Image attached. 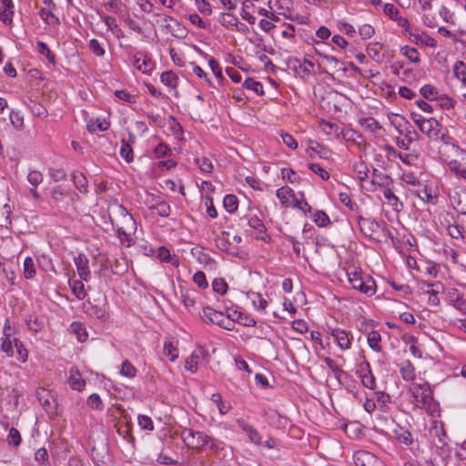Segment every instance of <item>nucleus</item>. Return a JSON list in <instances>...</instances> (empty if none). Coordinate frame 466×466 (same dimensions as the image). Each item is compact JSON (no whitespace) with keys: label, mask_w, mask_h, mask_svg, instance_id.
Wrapping results in <instances>:
<instances>
[{"label":"nucleus","mask_w":466,"mask_h":466,"mask_svg":"<svg viewBox=\"0 0 466 466\" xmlns=\"http://www.w3.org/2000/svg\"><path fill=\"white\" fill-rule=\"evenodd\" d=\"M85 312L91 318L101 321H107L110 319L109 304L105 295L100 294L97 298L87 299L84 303Z\"/></svg>","instance_id":"f257e3e1"},{"label":"nucleus","mask_w":466,"mask_h":466,"mask_svg":"<svg viewBox=\"0 0 466 466\" xmlns=\"http://www.w3.org/2000/svg\"><path fill=\"white\" fill-rule=\"evenodd\" d=\"M1 350L9 358L15 357L20 362H25L28 357L23 342L14 336L1 338Z\"/></svg>","instance_id":"f03ea898"},{"label":"nucleus","mask_w":466,"mask_h":466,"mask_svg":"<svg viewBox=\"0 0 466 466\" xmlns=\"http://www.w3.org/2000/svg\"><path fill=\"white\" fill-rule=\"evenodd\" d=\"M347 276L349 282L354 289H358L367 296L375 294L376 284L371 277H362V275L356 270L348 271Z\"/></svg>","instance_id":"7ed1b4c3"},{"label":"nucleus","mask_w":466,"mask_h":466,"mask_svg":"<svg viewBox=\"0 0 466 466\" xmlns=\"http://www.w3.org/2000/svg\"><path fill=\"white\" fill-rule=\"evenodd\" d=\"M412 119L420 131L426 135L429 139L439 140L441 125L437 119L433 117L426 118L416 114H412Z\"/></svg>","instance_id":"20e7f679"},{"label":"nucleus","mask_w":466,"mask_h":466,"mask_svg":"<svg viewBox=\"0 0 466 466\" xmlns=\"http://www.w3.org/2000/svg\"><path fill=\"white\" fill-rule=\"evenodd\" d=\"M199 317L206 324L218 325L220 328L231 330L233 323L230 319H227L221 311H218L211 307H204L199 313Z\"/></svg>","instance_id":"39448f33"},{"label":"nucleus","mask_w":466,"mask_h":466,"mask_svg":"<svg viewBox=\"0 0 466 466\" xmlns=\"http://www.w3.org/2000/svg\"><path fill=\"white\" fill-rule=\"evenodd\" d=\"M413 398V403L418 408H424L430 405L432 400V391L427 382L413 383L410 387Z\"/></svg>","instance_id":"423d86ee"},{"label":"nucleus","mask_w":466,"mask_h":466,"mask_svg":"<svg viewBox=\"0 0 466 466\" xmlns=\"http://www.w3.org/2000/svg\"><path fill=\"white\" fill-rule=\"evenodd\" d=\"M182 439L187 447L197 450L202 449L210 441V436L203 431L192 429H184L182 431Z\"/></svg>","instance_id":"0eeeda50"},{"label":"nucleus","mask_w":466,"mask_h":466,"mask_svg":"<svg viewBox=\"0 0 466 466\" xmlns=\"http://www.w3.org/2000/svg\"><path fill=\"white\" fill-rule=\"evenodd\" d=\"M328 332L334 338L337 346L341 350H347L351 348L353 336L350 331L340 328H328Z\"/></svg>","instance_id":"6e6552de"},{"label":"nucleus","mask_w":466,"mask_h":466,"mask_svg":"<svg viewBox=\"0 0 466 466\" xmlns=\"http://www.w3.org/2000/svg\"><path fill=\"white\" fill-rule=\"evenodd\" d=\"M356 466H384L383 461L376 455L366 451H358L353 455Z\"/></svg>","instance_id":"1a4fd4ad"},{"label":"nucleus","mask_w":466,"mask_h":466,"mask_svg":"<svg viewBox=\"0 0 466 466\" xmlns=\"http://www.w3.org/2000/svg\"><path fill=\"white\" fill-rule=\"evenodd\" d=\"M133 66L143 74L151 75L155 63L147 54L139 51L134 55Z\"/></svg>","instance_id":"9d476101"},{"label":"nucleus","mask_w":466,"mask_h":466,"mask_svg":"<svg viewBox=\"0 0 466 466\" xmlns=\"http://www.w3.org/2000/svg\"><path fill=\"white\" fill-rule=\"evenodd\" d=\"M74 263L80 279L84 281H88L91 278V272L89 270V261L86 256L82 253L78 254L75 257Z\"/></svg>","instance_id":"9b49d317"},{"label":"nucleus","mask_w":466,"mask_h":466,"mask_svg":"<svg viewBox=\"0 0 466 466\" xmlns=\"http://www.w3.org/2000/svg\"><path fill=\"white\" fill-rule=\"evenodd\" d=\"M37 399L46 412H54L56 410V400L51 391L46 389L36 390Z\"/></svg>","instance_id":"f8f14e48"},{"label":"nucleus","mask_w":466,"mask_h":466,"mask_svg":"<svg viewBox=\"0 0 466 466\" xmlns=\"http://www.w3.org/2000/svg\"><path fill=\"white\" fill-rule=\"evenodd\" d=\"M206 354L207 351L201 347L193 350L191 355L185 360V369L192 373L197 372L198 369V362L200 360L205 358Z\"/></svg>","instance_id":"ddd939ff"},{"label":"nucleus","mask_w":466,"mask_h":466,"mask_svg":"<svg viewBox=\"0 0 466 466\" xmlns=\"http://www.w3.org/2000/svg\"><path fill=\"white\" fill-rule=\"evenodd\" d=\"M238 426L247 434L249 441L255 445H259L262 441V437L258 431L244 419L239 418L237 420Z\"/></svg>","instance_id":"4468645a"},{"label":"nucleus","mask_w":466,"mask_h":466,"mask_svg":"<svg viewBox=\"0 0 466 466\" xmlns=\"http://www.w3.org/2000/svg\"><path fill=\"white\" fill-rule=\"evenodd\" d=\"M67 382L74 390L82 391L86 388V380L81 377L76 366L70 368Z\"/></svg>","instance_id":"2eb2a0df"},{"label":"nucleus","mask_w":466,"mask_h":466,"mask_svg":"<svg viewBox=\"0 0 466 466\" xmlns=\"http://www.w3.org/2000/svg\"><path fill=\"white\" fill-rule=\"evenodd\" d=\"M360 377L366 388L373 390L376 387L375 377L371 372L370 363L366 360L360 364Z\"/></svg>","instance_id":"dca6fc26"},{"label":"nucleus","mask_w":466,"mask_h":466,"mask_svg":"<svg viewBox=\"0 0 466 466\" xmlns=\"http://www.w3.org/2000/svg\"><path fill=\"white\" fill-rule=\"evenodd\" d=\"M15 5L13 0H1L0 6V20L5 25H11L13 22V16Z\"/></svg>","instance_id":"f3484780"},{"label":"nucleus","mask_w":466,"mask_h":466,"mask_svg":"<svg viewBox=\"0 0 466 466\" xmlns=\"http://www.w3.org/2000/svg\"><path fill=\"white\" fill-rule=\"evenodd\" d=\"M360 229L363 235L373 238L374 233L380 225L373 218H360L358 220Z\"/></svg>","instance_id":"a211bd4d"},{"label":"nucleus","mask_w":466,"mask_h":466,"mask_svg":"<svg viewBox=\"0 0 466 466\" xmlns=\"http://www.w3.org/2000/svg\"><path fill=\"white\" fill-rule=\"evenodd\" d=\"M318 55L322 58L323 65L333 72L345 71L343 63L332 56L321 54L318 52Z\"/></svg>","instance_id":"6ab92c4d"},{"label":"nucleus","mask_w":466,"mask_h":466,"mask_svg":"<svg viewBox=\"0 0 466 466\" xmlns=\"http://www.w3.org/2000/svg\"><path fill=\"white\" fill-rule=\"evenodd\" d=\"M405 139H397V146L404 150H408L410 145L419 139L418 133L411 127L408 128L405 133Z\"/></svg>","instance_id":"aec40b11"},{"label":"nucleus","mask_w":466,"mask_h":466,"mask_svg":"<svg viewBox=\"0 0 466 466\" xmlns=\"http://www.w3.org/2000/svg\"><path fill=\"white\" fill-rule=\"evenodd\" d=\"M248 225L249 228L257 231L258 238L264 239L263 235L265 234L266 227L263 221L257 215H250L248 218Z\"/></svg>","instance_id":"412c9836"},{"label":"nucleus","mask_w":466,"mask_h":466,"mask_svg":"<svg viewBox=\"0 0 466 466\" xmlns=\"http://www.w3.org/2000/svg\"><path fill=\"white\" fill-rule=\"evenodd\" d=\"M367 55L375 62L380 63L384 58L382 46L380 43H370L366 48Z\"/></svg>","instance_id":"4be33fe9"},{"label":"nucleus","mask_w":466,"mask_h":466,"mask_svg":"<svg viewBox=\"0 0 466 466\" xmlns=\"http://www.w3.org/2000/svg\"><path fill=\"white\" fill-rule=\"evenodd\" d=\"M400 372L402 379L407 381L415 379V368L410 360H404L400 364Z\"/></svg>","instance_id":"5701e85b"},{"label":"nucleus","mask_w":466,"mask_h":466,"mask_svg":"<svg viewBox=\"0 0 466 466\" xmlns=\"http://www.w3.org/2000/svg\"><path fill=\"white\" fill-rule=\"evenodd\" d=\"M83 281L84 280H82L81 279H80V280H76V279H74V280L69 279L68 280V285L70 287V289L77 299H84L86 296V292Z\"/></svg>","instance_id":"b1692460"},{"label":"nucleus","mask_w":466,"mask_h":466,"mask_svg":"<svg viewBox=\"0 0 466 466\" xmlns=\"http://www.w3.org/2000/svg\"><path fill=\"white\" fill-rule=\"evenodd\" d=\"M23 273L26 279H32L35 277L36 268L34 259L31 257H26L24 259Z\"/></svg>","instance_id":"393cba45"},{"label":"nucleus","mask_w":466,"mask_h":466,"mask_svg":"<svg viewBox=\"0 0 466 466\" xmlns=\"http://www.w3.org/2000/svg\"><path fill=\"white\" fill-rule=\"evenodd\" d=\"M109 127V123L106 120L100 119H90L87 122L86 128L90 133H96L97 131H106Z\"/></svg>","instance_id":"a878e982"},{"label":"nucleus","mask_w":466,"mask_h":466,"mask_svg":"<svg viewBox=\"0 0 466 466\" xmlns=\"http://www.w3.org/2000/svg\"><path fill=\"white\" fill-rule=\"evenodd\" d=\"M360 124L364 130L376 133L381 128L380 123L373 117H366L360 120Z\"/></svg>","instance_id":"bb28decb"},{"label":"nucleus","mask_w":466,"mask_h":466,"mask_svg":"<svg viewBox=\"0 0 466 466\" xmlns=\"http://www.w3.org/2000/svg\"><path fill=\"white\" fill-rule=\"evenodd\" d=\"M184 306L189 310L193 311L196 305V292L194 290H186L181 295Z\"/></svg>","instance_id":"cd10ccee"},{"label":"nucleus","mask_w":466,"mask_h":466,"mask_svg":"<svg viewBox=\"0 0 466 466\" xmlns=\"http://www.w3.org/2000/svg\"><path fill=\"white\" fill-rule=\"evenodd\" d=\"M211 400L217 404L219 413L222 415L228 413L230 410L231 406L229 402L224 400L219 393H213L211 396Z\"/></svg>","instance_id":"c85d7f7f"},{"label":"nucleus","mask_w":466,"mask_h":466,"mask_svg":"<svg viewBox=\"0 0 466 466\" xmlns=\"http://www.w3.org/2000/svg\"><path fill=\"white\" fill-rule=\"evenodd\" d=\"M161 82L170 87V88H176L177 85L178 77L177 75L172 71H166L163 72L160 76Z\"/></svg>","instance_id":"c756f323"},{"label":"nucleus","mask_w":466,"mask_h":466,"mask_svg":"<svg viewBox=\"0 0 466 466\" xmlns=\"http://www.w3.org/2000/svg\"><path fill=\"white\" fill-rule=\"evenodd\" d=\"M383 196L394 210L400 211L402 208V204L400 202L398 197L392 192L391 189L385 188L383 190Z\"/></svg>","instance_id":"7c9ffc66"},{"label":"nucleus","mask_w":466,"mask_h":466,"mask_svg":"<svg viewBox=\"0 0 466 466\" xmlns=\"http://www.w3.org/2000/svg\"><path fill=\"white\" fill-rule=\"evenodd\" d=\"M26 325L30 330L34 332H38L44 329L45 322L42 319H39L33 315H29L26 318Z\"/></svg>","instance_id":"2f4dec72"},{"label":"nucleus","mask_w":466,"mask_h":466,"mask_svg":"<svg viewBox=\"0 0 466 466\" xmlns=\"http://www.w3.org/2000/svg\"><path fill=\"white\" fill-rule=\"evenodd\" d=\"M242 86L246 89L253 91L256 95L260 96L264 94L263 85L260 82L254 80L253 78H247L243 82Z\"/></svg>","instance_id":"473e14b6"},{"label":"nucleus","mask_w":466,"mask_h":466,"mask_svg":"<svg viewBox=\"0 0 466 466\" xmlns=\"http://www.w3.org/2000/svg\"><path fill=\"white\" fill-rule=\"evenodd\" d=\"M151 209H155L161 217H168L170 214V207L167 202L157 198L156 203L150 206Z\"/></svg>","instance_id":"72a5a7b5"},{"label":"nucleus","mask_w":466,"mask_h":466,"mask_svg":"<svg viewBox=\"0 0 466 466\" xmlns=\"http://www.w3.org/2000/svg\"><path fill=\"white\" fill-rule=\"evenodd\" d=\"M368 344L369 346L374 350V351H380L381 350V347H380V340H381V336L380 334L379 331H376V330H373V331H370L369 334H368Z\"/></svg>","instance_id":"f704fd0d"},{"label":"nucleus","mask_w":466,"mask_h":466,"mask_svg":"<svg viewBox=\"0 0 466 466\" xmlns=\"http://www.w3.org/2000/svg\"><path fill=\"white\" fill-rule=\"evenodd\" d=\"M72 180L76 187L81 191L86 192L87 187V179L85 175L81 172H74L72 175Z\"/></svg>","instance_id":"c9c22d12"},{"label":"nucleus","mask_w":466,"mask_h":466,"mask_svg":"<svg viewBox=\"0 0 466 466\" xmlns=\"http://www.w3.org/2000/svg\"><path fill=\"white\" fill-rule=\"evenodd\" d=\"M223 205H224L225 209L228 213H234L238 209V198L235 195H231V194L227 195L224 198Z\"/></svg>","instance_id":"e433bc0d"},{"label":"nucleus","mask_w":466,"mask_h":466,"mask_svg":"<svg viewBox=\"0 0 466 466\" xmlns=\"http://www.w3.org/2000/svg\"><path fill=\"white\" fill-rule=\"evenodd\" d=\"M395 438L400 443L406 446H410L413 442V438L409 431L400 429L399 431H395Z\"/></svg>","instance_id":"4c0bfd02"},{"label":"nucleus","mask_w":466,"mask_h":466,"mask_svg":"<svg viewBox=\"0 0 466 466\" xmlns=\"http://www.w3.org/2000/svg\"><path fill=\"white\" fill-rule=\"evenodd\" d=\"M276 195L284 206H288L289 198L294 197V192L290 187H282L277 190Z\"/></svg>","instance_id":"58836bf2"},{"label":"nucleus","mask_w":466,"mask_h":466,"mask_svg":"<svg viewBox=\"0 0 466 466\" xmlns=\"http://www.w3.org/2000/svg\"><path fill=\"white\" fill-rule=\"evenodd\" d=\"M323 361L331 370L335 378L340 382V378L344 374L343 370L329 357L323 358Z\"/></svg>","instance_id":"ea45409f"},{"label":"nucleus","mask_w":466,"mask_h":466,"mask_svg":"<svg viewBox=\"0 0 466 466\" xmlns=\"http://www.w3.org/2000/svg\"><path fill=\"white\" fill-rule=\"evenodd\" d=\"M401 54L406 56L410 62L418 63L420 62L419 52L416 48L410 47L409 46H405L400 49Z\"/></svg>","instance_id":"a19ab883"},{"label":"nucleus","mask_w":466,"mask_h":466,"mask_svg":"<svg viewBox=\"0 0 466 466\" xmlns=\"http://www.w3.org/2000/svg\"><path fill=\"white\" fill-rule=\"evenodd\" d=\"M313 221L320 228L326 227L330 223L329 216L322 210H318L313 214Z\"/></svg>","instance_id":"79ce46f5"},{"label":"nucleus","mask_w":466,"mask_h":466,"mask_svg":"<svg viewBox=\"0 0 466 466\" xmlns=\"http://www.w3.org/2000/svg\"><path fill=\"white\" fill-rule=\"evenodd\" d=\"M251 301L256 309L261 310L263 312L268 306L267 300L259 293L253 292L251 294Z\"/></svg>","instance_id":"37998d69"},{"label":"nucleus","mask_w":466,"mask_h":466,"mask_svg":"<svg viewBox=\"0 0 466 466\" xmlns=\"http://www.w3.org/2000/svg\"><path fill=\"white\" fill-rule=\"evenodd\" d=\"M39 15L48 25H56L60 23L58 17L56 16L50 10L43 8L40 10Z\"/></svg>","instance_id":"c03bdc74"},{"label":"nucleus","mask_w":466,"mask_h":466,"mask_svg":"<svg viewBox=\"0 0 466 466\" xmlns=\"http://www.w3.org/2000/svg\"><path fill=\"white\" fill-rule=\"evenodd\" d=\"M72 331L76 335L79 341L84 342L87 339L88 334L82 324L74 322L71 325Z\"/></svg>","instance_id":"a18cd8bd"},{"label":"nucleus","mask_w":466,"mask_h":466,"mask_svg":"<svg viewBox=\"0 0 466 466\" xmlns=\"http://www.w3.org/2000/svg\"><path fill=\"white\" fill-rule=\"evenodd\" d=\"M420 95L428 99L434 100L437 98L438 90L431 85H425L420 90Z\"/></svg>","instance_id":"49530a36"},{"label":"nucleus","mask_w":466,"mask_h":466,"mask_svg":"<svg viewBox=\"0 0 466 466\" xmlns=\"http://www.w3.org/2000/svg\"><path fill=\"white\" fill-rule=\"evenodd\" d=\"M9 118H10V122L12 124V126L17 129V130H21L24 127V117L23 116L17 112V111H15V110H11L10 112V115H9Z\"/></svg>","instance_id":"de8ad7c7"},{"label":"nucleus","mask_w":466,"mask_h":466,"mask_svg":"<svg viewBox=\"0 0 466 466\" xmlns=\"http://www.w3.org/2000/svg\"><path fill=\"white\" fill-rule=\"evenodd\" d=\"M447 232L452 238H464L463 228L456 222L447 226Z\"/></svg>","instance_id":"09e8293b"},{"label":"nucleus","mask_w":466,"mask_h":466,"mask_svg":"<svg viewBox=\"0 0 466 466\" xmlns=\"http://www.w3.org/2000/svg\"><path fill=\"white\" fill-rule=\"evenodd\" d=\"M120 373L125 377L132 379L136 376L137 370L129 360H126L122 363Z\"/></svg>","instance_id":"8fccbe9b"},{"label":"nucleus","mask_w":466,"mask_h":466,"mask_svg":"<svg viewBox=\"0 0 466 466\" xmlns=\"http://www.w3.org/2000/svg\"><path fill=\"white\" fill-rule=\"evenodd\" d=\"M87 405L96 410H101L103 409V402L100 396L96 393L91 394L86 400Z\"/></svg>","instance_id":"3c124183"},{"label":"nucleus","mask_w":466,"mask_h":466,"mask_svg":"<svg viewBox=\"0 0 466 466\" xmlns=\"http://www.w3.org/2000/svg\"><path fill=\"white\" fill-rule=\"evenodd\" d=\"M43 174L38 170H31L27 175V181L35 187L43 182Z\"/></svg>","instance_id":"603ef678"},{"label":"nucleus","mask_w":466,"mask_h":466,"mask_svg":"<svg viewBox=\"0 0 466 466\" xmlns=\"http://www.w3.org/2000/svg\"><path fill=\"white\" fill-rule=\"evenodd\" d=\"M120 155L127 163L133 161V149L128 143L122 141Z\"/></svg>","instance_id":"864d4df0"},{"label":"nucleus","mask_w":466,"mask_h":466,"mask_svg":"<svg viewBox=\"0 0 466 466\" xmlns=\"http://www.w3.org/2000/svg\"><path fill=\"white\" fill-rule=\"evenodd\" d=\"M7 442L9 445L14 447H17L21 443L20 432L16 429H10L9 433L7 435Z\"/></svg>","instance_id":"5fc2aeb1"},{"label":"nucleus","mask_w":466,"mask_h":466,"mask_svg":"<svg viewBox=\"0 0 466 466\" xmlns=\"http://www.w3.org/2000/svg\"><path fill=\"white\" fill-rule=\"evenodd\" d=\"M164 353L169 357L171 361H175L178 357V350L170 341L165 342Z\"/></svg>","instance_id":"6e6d98bb"},{"label":"nucleus","mask_w":466,"mask_h":466,"mask_svg":"<svg viewBox=\"0 0 466 466\" xmlns=\"http://www.w3.org/2000/svg\"><path fill=\"white\" fill-rule=\"evenodd\" d=\"M213 290L220 295H224L228 290V284L223 279H215L212 282Z\"/></svg>","instance_id":"4d7b16f0"},{"label":"nucleus","mask_w":466,"mask_h":466,"mask_svg":"<svg viewBox=\"0 0 466 466\" xmlns=\"http://www.w3.org/2000/svg\"><path fill=\"white\" fill-rule=\"evenodd\" d=\"M196 163L198 165L200 170L205 173H211L213 169L212 162L209 158L206 157H202L199 158H196Z\"/></svg>","instance_id":"13d9d810"},{"label":"nucleus","mask_w":466,"mask_h":466,"mask_svg":"<svg viewBox=\"0 0 466 466\" xmlns=\"http://www.w3.org/2000/svg\"><path fill=\"white\" fill-rule=\"evenodd\" d=\"M309 168L316 175L319 176L323 180H328L329 178V172L319 164L310 163L309 164Z\"/></svg>","instance_id":"bf43d9fd"},{"label":"nucleus","mask_w":466,"mask_h":466,"mask_svg":"<svg viewBox=\"0 0 466 466\" xmlns=\"http://www.w3.org/2000/svg\"><path fill=\"white\" fill-rule=\"evenodd\" d=\"M137 422L142 430L152 431L154 429L151 418L147 415H138Z\"/></svg>","instance_id":"052dcab7"},{"label":"nucleus","mask_w":466,"mask_h":466,"mask_svg":"<svg viewBox=\"0 0 466 466\" xmlns=\"http://www.w3.org/2000/svg\"><path fill=\"white\" fill-rule=\"evenodd\" d=\"M48 174L54 182L65 180L66 173L63 168H50Z\"/></svg>","instance_id":"680f3d73"},{"label":"nucleus","mask_w":466,"mask_h":466,"mask_svg":"<svg viewBox=\"0 0 466 466\" xmlns=\"http://www.w3.org/2000/svg\"><path fill=\"white\" fill-rule=\"evenodd\" d=\"M89 49L96 56H103L105 55V49L101 46L98 40L93 38L88 44Z\"/></svg>","instance_id":"e2e57ef3"},{"label":"nucleus","mask_w":466,"mask_h":466,"mask_svg":"<svg viewBox=\"0 0 466 466\" xmlns=\"http://www.w3.org/2000/svg\"><path fill=\"white\" fill-rule=\"evenodd\" d=\"M193 281L198 287L201 289H206L208 286L206 275L203 271L196 272L193 276Z\"/></svg>","instance_id":"0e129e2a"},{"label":"nucleus","mask_w":466,"mask_h":466,"mask_svg":"<svg viewBox=\"0 0 466 466\" xmlns=\"http://www.w3.org/2000/svg\"><path fill=\"white\" fill-rule=\"evenodd\" d=\"M375 33L373 26L369 24H363L359 27V34L363 39L370 38Z\"/></svg>","instance_id":"69168bd1"},{"label":"nucleus","mask_w":466,"mask_h":466,"mask_svg":"<svg viewBox=\"0 0 466 466\" xmlns=\"http://www.w3.org/2000/svg\"><path fill=\"white\" fill-rule=\"evenodd\" d=\"M219 22L224 26L236 25L238 18L229 13H224L221 15Z\"/></svg>","instance_id":"338daca9"},{"label":"nucleus","mask_w":466,"mask_h":466,"mask_svg":"<svg viewBox=\"0 0 466 466\" xmlns=\"http://www.w3.org/2000/svg\"><path fill=\"white\" fill-rule=\"evenodd\" d=\"M451 171L466 180V167H462L457 161H452L449 164Z\"/></svg>","instance_id":"774afa93"}]
</instances>
